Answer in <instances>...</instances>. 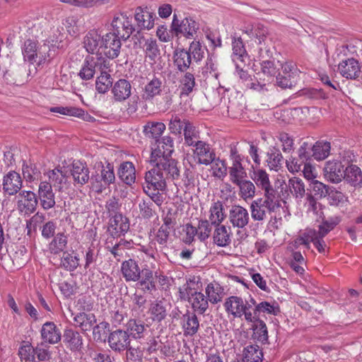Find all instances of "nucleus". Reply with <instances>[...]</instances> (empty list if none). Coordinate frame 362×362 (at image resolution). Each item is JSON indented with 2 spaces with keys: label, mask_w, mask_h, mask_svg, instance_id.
<instances>
[{
  "label": "nucleus",
  "mask_w": 362,
  "mask_h": 362,
  "mask_svg": "<svg viewBox=\"0 0 362 362\" xmlns=\"http://www.w3.org/2000/svg\"><path fill=\"white\" fill-rule=\"evenodd\" d=\"M264 198H259L252 202L250 206L251 217L254 221L262 223L270 218L276 219V213L279 210L281 205L275 196H264Z\"/></svg>",
  "instance_id": "f257e3e1"
},
{
  "label": "nucleus",
  "mask_w": 362,
  "mask_h": 362,
  "mask_svg": "<svg viewBox=\"0 0 362 362\" xmlns=\"http://www.w3.org/2000/svg\"><path fill=\"white\" fill-rule=\"evenodd\" d=\"M255 305L254 298L247 301L240 296H231L225 300L223 307L229 316L233 318L243 317L245 321H251L253 319L252 310Z\"/></svg>",
  "instance_id": "f03ea898"
},
{
  "label": "nucleus",
  "mask_w": 362,
  "mask_h": 362,
  "mask_svg": "<svg viewBox=\"0 0 362 362\" xmlns=\"http://www.w3.org/2000/svg\"><path fill=\"white\" fill-rule=\"evenodd\" d=\"M49 47L47 45H38L31 40H26L22 47V54L25 62L35 65L34 72L37 71V66L45 64L49 58Z\"/></svg>",
  "instance_id": "7ed1b4c3"
},
{
  "label": "nucleus",
  "mask_w": 362,
  "mask_h": 362,
  "mask_svg": "<svg viewBox=\"0 0 362 362\" xmlns=\"http://www.w3.org/2000/svg\"><path fill=\"white\" fill-rule=\"evenodd\" d=\"M261 71L257 74V83H250L247 86L251 89L258 91L263 90L267 83H272L279 73V62L263 60L261 62Z\"/></svg>",
  "instance_id": "20e7f679"
},
{
  "label": "nucleus",
  "mask_w": 362,
  "mask_h": 362,
  "mask_svg": "<svg viewBox=\"0 0 362 362\" xmlns=\"http://www.w3.org/2000/svg\"><path fill=\"white\" fill-rule=\"evenodd\" d=\"M198 30V23L192 18L187 17L180 21L176 14L173 15L170 30L175 36H184L191 39L194 37Z\"/></svg>",
  "instance_id": "39448f33"
},
{
  "label": "nucleus",
  "mask_w": 362,
  "mask_h": 362,
  "mask_svg": "<svg viewBox=\"0 0 362 362\" xmlns=\"http://www.w3.org/2000/svg\"><path fill=\"white\" fill-rule=\"evenodd\" d=\"M112 33L122 37V40L128 39L134 31L132 17L124 13L115 14L111 23Z\"/></svg>",
  "instance_id": "423d86ee"
},
{
  "label": "nucleus",
  "mask_w": 362,
  "mask_h": 362,
  "mask_svg": "<svg viewBox=\"0 0 362 362\" xmlns=\"http://www.w3.org/2000/svg\"><path fill=\"white\" fill-rule=\"evenodd\" d=\"M16 198V209L21 214L29 215L35 211L37 205V198L33 192L23 190L19 193Z\"/></svg>",
  "instance_id": "0eeeda50"
},
{
  "label": "nucleus",
  "mask_w": 362,
  "mask_h": 362,
  "mask_svg": "<svg viewBox=\"0 0 362 362\" xmlns=\"http://www.w3.org/2000/svg\"><path fill=\"white\" fill-rule=\"evenodd\" d=\"M52 187L46 180H41L39 184L37 197L41 206L45 210H49L55 206V194Z\"/></svg>",
  "instance_id": "6e6552de"
},
{
  "label": "nucleus",
  "mask_w": 362,
  "mask_h": 362,
  "mask_svg": "<svg viewBox=\"0 0 362 362\" xmlns=\"http://www.w3.org/2000/svg\"><path fill=\"white\" fill-rule=\"evenodd\" d=\"M121 40L122 37L112 33L103 37L101 47L104 49V53L109 59H115L119 56L122 46Z\"/></svg>",
  "instance_id": "1a4fd4ad"
},
{
  "label": "nucleus",
  "mask_w": 362,
  "mask_h": 362,
  "mask_svg": "<svg viewBox=\"0 0 362 362\" xmlns=\"http://www.w3.org/2000/svg\"><path fill=\"white\" fill-rule=\"evenodd\" d=\"M228 220L233 228L243 229L250 221L249 212L240 205H233L229 210Z\"/></svg>",
  "instance_id": "9d476101"
},
{
  "label": "nucleus",
  "mask_w": 362,
  "mask_h": 362,
  "mask_svg": "<svg viewBox=\"0 0 362 362\" xmlns=\"http://www.w3.org/2000/svg\"><path fill=\"white\" fill-rule=\"evenodd\" d=\"M344 165L340 160H328L324 168V175L327 180L332 183H339L344 176Z\"/></svg>",
  "instance_id": "9b49d317"
},
{
  "label": "nucleus",
  "mask_w": 362,
  "mask_h": 362,
  "mask_svg": "<svg viewBox=\"0 0 362 362\" xmlns=\"http://www.w3.org/2000/svg\"><path fill=\"white\" fill-rule=\"evenodd\" d=\"M251 178L257 187L264 191V196H275V190L271 184L269 175L265 170L253 169Z\"/></svg>",
  "instance_id": "f8f14e48"
},
{
  "label": "nucleus",
  "mask_w": 362,
  "mask_h": 362,
  "mask_svg": "<svg viewBox=\"0 0 362 362\" xmlns=\"http://www.w3.org/2000/svg\"><path fill=\"white\" fill-rule=\"evenodd\" d=\"M361 71L360 64L354 58L342 60L338 65L339 73L346 79L356 80L359 77Z\"/></svg>",
  "instance_id": "ddd939ff"
},
{
  "label": "nucleus",
  "mask_w": 362,
  "mask_h": 362,
  "mask_svg": "<svg viewBox=\"0 0 362 362\" xmlns=\"http://www.w3.org/2000/svg\"><path fill=\"white\" fill-rule=\"evenodd\" d=\"M165 177L163 173L159 170L156 166L148 170L145 175V181L146 183V188L148 190L153 189L154 191H164L166 187Z\"/></svg>",
  "instance_id": "4468645a"
},
{
  "label": "nucleus",
  "mask_w": 362,
  "mask_h": 362,
  "mask_svg": "<svg viewBox=\"0 0 362 362\" xmlns=\"http://www.w3.org/2000/svg\"><path fill=\"white\" fill-rule=\"evenodd\" d=\"M71 175L75 186H83L90 180V170L86 163L75 160L71 164Z\"/></svg>",
  "instance_id": "2eb2a0df"
},
{
  "label": "nucleus",
  "mask_w": 362,
  "mask_h": 362,
  "mask_svg": "<svg viewBox=\"0 0 362 362\" xmlns=\"http://www.w3.org/2000/svg\"><path fill=\"white\" fill-rule=\"evenodd\" d=\"M108 344L113 351H123L127 349L130 345L129 334L122 329L113 331L108 337Z\"/></svg>",
  "instance_id": "dca6fc26"
},
{
  "label": "nucleus",
  "mask_w": 362,
  "mask_h": 362,
  "mask_svg": "<svg viewBox=\"0 0 362 362\" xmlns=\"http://www.w3.org/2000/svg\"><path fill=\"white\" fill-rule=\"evenodd\" d=\"M194 158L201 165H209L216 157V153L209 144L201 141L193 146Z\"/></svg>",
  "instance_id": "f3484780"
},
{
  "label": "nucleus",
  "mask_w": 362,
  "mask_h": 362,
  "mask_svg": "<svg viewBox=\"0 0 362 362\" xmlns=\"http://www.w3.org/2000/svg\"><path fill=\"white\" fill-rule=\"evenodd\" d=\"M42 342L49 344H55L61 341L62 334L60 329L53 322H46L40 329Z\"/></svg>",
  "instance_id": "a211bd4d"
},
{
  "label": "nucleus",
  "mask_w": 362,
  "mask_h": 362,
  "mask_svg": "<svg viewBox=\"0 0 362 362\" xmlns=\"http://www.w3.org/2000/svg\"><path fill=\"white\" fill-rule=\"evenodd\" d=\"M22 187L21 175L15 172L10 171L4 175L3 179V189L9 195L16 194Z\"/></svg>",
  "instance_id": "6ab92c4d"
},
{
  "label": "nucleus",
  "mask_w": 362,
  "mask_h": 362,
  "mask_svg": "<svg viewBox=\"0 0 362 362\" xmlns=\"http://www.w3.org/2000/svg\"><path fill=\"white\" fill-rule=\"evenodd\" d=\"M121 272L126 281H138L141 277V269L136 260L129 259L122 263Z\"/></svg>",
  "instance_id": "aec40b11"
},
{
  "label": "nucleus",
  "mask_w": 362,
  "mask_h": 362,
  "mask_svg": "<svg viewBox=\"0 0 362 362\" xmlns=\"http://www.w3.org/2000/svg\"><path fill=\"white\" fill-rule=\"evenodd\" d=\"M129 228V224L126 217L121 214H115L110 219L108 231L112 236H121Z\"/></svg>",
  "instance_id": "412c9836"
},
{
  "label": "nucleus",
  "mask_w": 362,
  "mask_h": 362,
  "mask_svg": "<svg viewBox=\"0 0 362 362\" xmlns=\"http://www.w3.org/2000/svg\"><path fill=\"white\" fill-rule=\"evenodd\" d=\"M134 18L141 29L151 30L154 26L156 16L148 10L138 7L135 11Z\"/></svg>",
  "instance_id": "4be33fe9"
},
{
  "label": "nucleus",
  "mask_w": 362,
  "mask_h": 362,
  "mask_svg": "<svg viewBox=\"0 0 362 362\" xmlns=\"http://www.w3.org/2000/svg\"><path fill=\"white\" fill-rule=\"evenodd\" d=\"M252 315L258 317L260 315H278L280 313V308L277 303L275 301H262L259 303L255 302V305L252 307Z\"/></svg>",
  "instance_id": "5701e85b"
},
{
  "label": "nucleus",
  "mask_w": 362,
  "mask_h": 362,
  "mask_svg": "<svg viewBox=\"0 0 362 362\" xmlns=\"http://www.w3.org/2000/svg\"><path fill=\"white\" fill-rule=\"evenodd\" d=\"M100 61V59L90 56L86 57L78 73L80 78L83 80H90L93 78L96 69H100L99 67Z\"/></svg>",
  "instance_id": "b1692460"
},
{
  "label": "nucleus",
  "mask_w": 362,
  "mask_h": 362,
  "mask_svg": "<svg viewBox=\"0 0 362 362\" xmlns=\"http://www.w3.org/2000/svg\"><path fill=\"white\" fill-rule=\"evenodd\" d=\"M232 233L230 227L224 225L216 226L213 233L214 243L218 247L228 246L231 243Z\"/></svg>",
  "instance_id": "393cba45"
},
{
  "label": "nucleus",
  "mask_w": 362,
  "mask_h": 362,
  "mask_svg": "<svg viewBox=\"0 0 362 362\" xmlns=\"http://www.w3.org/2000/svg\"><path fill=\"white\" fill-rule=\"evenodd\" d=\"M226 214L222 202H214L209 209L208 219H206L211 225L218 226L226 218Z\"/></svg>",
  "instance_id": "a878e982"
},
{
  "label": "nucleus",
  "mask_w": 362,
  "mask_h": 362,
  "mask_svg": "<svg viewBox=\"0 0 362 362\" xmlns=\"http://www.w3.org/2000/svg\"><path fill=\"white\" fill-rule=\"evenodd\" d=\"M243 32L250 38L257 39L259 44H262V42H264L268 35L267 28L260 23L245 25L243 28Z\"/></svg>",
  "instance_id": "bb28decb"
},
{
  "label": "nucleus",
  "mask_w": 362,
  "mask_h": 362,
  "mask_svg": "<svg viewBox=\"0 0 362 362\" xmlns=\"http://www.w3.org/2000/svg\"><path fill=\"white\" fill-rule=\"evenodd\" d=\"M132 86L129 82L125 79L117 81L112 88L114 99L116 101H124L131 95Z\"/></svg>",
  "instance_id": "cd10ccee"
},
{
  "label": "nucleus",
  "mask_w": 362,
  "mask_h": 362,
  "mask_svg": "<svg viewBox=\"0 0 362 362\" xmlns=\"http://www.w3.org/2000/svg\"><path fill=\"white\" fill-rule=\"evenodd\" d=\"M74 321L76 327L85 332L91 330L93 326L96 323V317L93 313L80 312L75 315Z\"/></svg>",
  "instance_id": "c85d7f7f"
},
{
  "label": "nucleus",
  "mask_w": 362,
  "mask_h": 362,
  "mask_svg": "<svg viewBox=\"0 0 362 362\" xmlns=\"http://www.w3.org/2000/svg\"><path fill=\"white\" fill-rule=\"evenodd\" d=\"M205 293L209 302L212 304L221 302L226 294L224 288L216 281L208 284L205 288Z\"/></svg>",
  "instance_id": "c756f323"
},
{
  "label": "nucleus",
  "mask_w": 362,
  "mask_h": 362,
  "mask_svg": "<svg viewBox=\"0 0 362 362\" xmlns=\"http://www.w3.org/2000/svg\"><path fill=\"white\" fill-rule=\"evenodd\" d=\"M44 178L52 185V187L59 189L63 187L66 181V175L58 168L45 172Z\"/></svg>",
  "instance_id": "7c9ffc66"
},
{
  "label": "nucleus",
  "mask_w": 362,
  "mask_h": 362,
  "mask_svg": "<svg viewBox=\"0 0 362 362\" xmlns=\"http://www.w3.org/2000/svg\"><path fill=\"white\" fill-rule=\"evenodd\" d=\"M162 92V81L154 77L148 82L143 88L142 98L145 100H151Z\"/></svg>",
  "instance_id": "2f4dec72"
},
{
  "label": "nucleus",
  "mask_w": 362,
  "mask_h": 362,
  "mask_svg": "<svg viewBox=\"0 0 362 362\" xmlns=\"http://www.w3.org/2000/svg\"><path fill=\"white\" fill-rule=\"evenodd\" d=\"M199 328V321L194 313H187L183 315L182 329L185 336H194Z\"/></svg>",
  "instance_id": "473e14b6"
},
{
  "label": "nucleus",
  "mask_w": 362,
  "mask_h": 362,
  "mask_svg": "<svg viewBox=\"0 0 362 362\" xmlns=\"http://www.w3.org/2000/svg\"><path fill=\"white\" fill-rule=\"evenodd\" d=\"M246 322L252 323V329L253 330V337L255 339L262 342L267 341V327L263 320H260L258 317L253 316L252 320Z\"/></svg>",
  "instance_id": "72a5a7b5"
},
{
  "label": "nucleus",
  "mask_w": 362,
  "mask_h": 362,
  "mask_svg": "<svg viewBox=\"0 0 362 362\" xmlns=\"http://www.w3.org/2000/svg\"><path fill=\"white\" fill-rule=\"evenodd\" d=\"M64 341L71 350L74 351L80 350L83 346L82 337L77 331L71 329H65Z\"/></svg>",
  "instance_id": "f704fd0d"
},
{
  "label": "nucleus",
  "mask_w": 362,
  "mask_h": 362,
  "mask_svg": "<svg viewBox=\"0 0 362 362\" xmlns=\"http://www.w3.org/2000/svg\"><path fill=\"white\" fill-rule=\"evenodd\" d=\"M118 176L125 184L131 185L136 180V171L132 162L122 163L118 170Z\"/></svg>",
  "instance_id": "c9c22d12"
},
{
  "label": "nucleus",
  "mask_w": 362,
  "mask_h": 362,
  "mask_svg": "<svg viewBox=\"0 0 362 362\" xmlns=\"http://www.w3.org/2000/svg\"><path fill=\"white\" fill-rule=\"evenodd\" d=\"M209 299L202 292L194 291L191 293L189 303L193 310L199 314H204L209 308Z\"/></svg>",
  "instance_id": "e433bc0d"
},
{
  "label": "nucleus",
  "mask_w": 362,
  "mask_h": 362,
  "mask_svg": "<svg viewBox=\"0 0 362 362\" xmlns=\"http://www.w3.org/2000/svg\"><path fill=\"white\" fill-rule=\"evenodd\" d=\"M146 58L155 63L159 58L160 52L156 39L149 37L144 39L142 46Z\"/></svg>",
  "instance_id": "4c0bfd02"
},
{
  "label": "nucleus",
  "mask_w": 362,
  "mask_h": 362,
  "mask_svg": "<svg viewBox=\"0 0 362 362\" xmlns=\"http://www.w3.org/2000/svg\"><path fill=\"white\" fill-rule=\"evenodd\" d=\"M177 164L174 159L170 158L160 163V165H156V167L159 168L161 173H163L165 179L171 178L172 180H176L180 176V170Z\"/></svg>",
  "instance_id": "58836bf2"
},
{
  "label": "nucleus",
  "mask_w": 362,
  "mask_h": 362,
  "mask_svg": "<svg viewBox=\"0 0 362 362\" xmlns=\"http://www.w3.org/2000/svg\"><path fill=\"white\" fill-rule=\"evenodd\" d=\"M247 173L242 163L238 157L233 161L232 165L229 168L230 180L235 185L245 180Z\"/></svg>",
  "instance_id": "ea45409f"
},
{
  "label": "nucleus",
  "mask_w": 362,
  "mask_h": 362,
  "mask_svg": "<svg viewBox=\"0 0 362 362\" xmlns=\"http://www.w3.org/2000/svg\"><path fill=\"white\" fill-rule=\"evenodd\" d=\"M148 313L153 321L160 322L167 316L166 306L163 301L156 300L151 304Z\"/></svg>",
  "instance_id": "a19ab883"
},
{
  "label": "nucleus",
  "mask_w": 362,
  "mask_h": 362,
  "mask_svg": "<svg viewBox=\"0 0 362 362\" xmlns=\"http://www.w3.org/2000/svg\"><path fill=\"white\" fill-rule=\"evenodd\" d=\"M100 35L95 30L89 31L83 38V47L90 54L96 53L98 50Z\"/></svg>",
  "instance_id": "79ce46f5"
},
{
  "label": "nucleus",
  "mask_w": 362,
  "mask_h": 362,
  "mask_svg": "<svg viewBox=\"0 0 362 362\" xmlns=\"http://www.w3.org/2000/svg\"><path fill=\"white\" fill-rule=\"evenodd\" d=\"M232 60L233 63H245V59L247 58V54L245 50L243 42L240 38H234L232 42Z\"/></svg>",
  "instance_id": "37998d69"
},
{
  "label": "nucleus",
  "mask_w": 362,
  "mask_h": 362,
  "mask_svg": "<svg viewBox=\"0 0 362 362\" xmlns=\"http://www.w3.org/2000/svg\"><path fill=\"white\" fill-rule=\"evenodd\" d=\"M174 62L180 71H186L192 62L190 53L183 49H176L174 53Z\"/></svg>",
  "instance_id": "c03bdc74"
},
{
  "label": "nucleus",
  "mask_w": 362,
  "mask_h": 362,
  "mask_svg": "<svg viewBox=\"0 0 362 362\" xmlns=\"http://www.w3.org/2000/svg\"><path fill=\"white\" fill-rule=\"evenodd\" d=\"M165 125L160 122H148L144 127V133L146 136L157 139L165 130Z\"/></svg>",
  "instance_id": "a18cd8bd"
},
{
  "label": "nucleus",
  "mask_w": 362,
  "mask_h": 362,
  "mask_svg": "<svg viewBox=\"0 0 362 362\" xmlns=\"http://www.w3.org/2000/svg\"><path fill=\"white\" fill-rule=\"evenodd\" d=\"M344 179L353 186H357L362 183V172L356 165H351L345 168Z\"/></svg>",
  "instance_id": "49530a36"
},
{
  "label": "nucleus",
  "mask_w": 362,
  "mask_h": 362,
  "mask_svg": "<svg viewBox=\"0 0 362 362\" xmlns=\"http://www.w3.org/2000/svg\"><path fill=\"white\" fill-rule=\"evenodd\" d=\"M263 354L257 345H248L243 351V362H262Z\"/></svg>",
  "instance_id": "de8ad7c7"
},
{
  "label": "nucleus",
  "mask_w": 362,
  "mask_h": 362,
  "mask_svg": "<svg viewBox=\"0 0 362 362\" xmlns=\"http://www.w3.org/2000/svg\"><path fill=\"white\" fill-rule=\"evenodd\" d=\"M146 325L140 320L131 319L127 323V332L134 339H141L144 336Z\"/></svg>",
  "instance_id": "09e8293b"
},
{
  "label": "nucleus",
  "mask_w": 362,
  "mask_h": 362,
  "mask_svg": "<svg viewBox=\"0 0 362 362\" xmlns=\"http://www.w3.org/2000/svg\"><path fill=\"white\" fill-rule=\"evenodd\" d=\"M283 156L276 148H272L267 153V162L270 170L278 171L282 166Z\"/></svg>",
  "instance_id": "8fccbe9b"
},
{
  "label": "nucleus",
  "mask_w": 362,
  "mask_h": 362,
  "mask_svg": "<svg viewBox=\"0 0 362 362\" xmlns=\"http://www.w3.org/2000/svg\"><path fill=\"white\" fill-rule=\"evenodd\" d=\"M330 144L326 141H317L312 146V156L317 160L325 159L329 154Z\"/></svg>",
  "instance_id": "3c124183"
},
{
  "label": "nucleus",
  "mask_w": 362,
  "mask_h": 362,
  "mask_svg": "<svg viewBox=\"0 0 362 362\" xmlns=\"http://www.w3.org/2000/svg\"><path fill=\"white\" fill-rule=\"evenodd\" d=\"M18 356L22 362H36L35 348L29 341H23L18 349Z\"/></svg>",
  "instance_id": "603ef678"
},
{
  "label": "nucleus",
  "mask_w": 362,
  "mask_h": 362,
  "mask_svg": "<svg viewBox=\"0 0 362 362\" xmlns=\"http://www.w3.org/2000/svg\"><path fill=\"white\" fill-rule=\"evenodd\" d=\"M288 187L291 193L298 200H301L305 194V185L298 177H293L288 180Z\"/></svg>",
  "instance_id": "864d4df0"
},
{
  "label": "nucleus",
  "mask_w": 362,
  "mask_h": 362,
  "mask_svg": "<svg viewBox=\"0 0 362 362\" xmlns=\"http://www.w3.org/2000/svg\"><path fill=\"white\" fill-rule=\"evenodd\" d=\"M210 165L211 174L214 177L223 180L226 176L227 166L225 160L216 156Z\"/></svg>",
  "instance_id": "5fc2aeb1"
},
{
  "label": "nucleus",
  "mask_w": 362,
  "mask_h": 362,
  "mask_svg": "<svg viewBox=\"0 0 362 362\" xmlns=\"http://www.w3.org/2000/svg\"><path fill=\"white\" fill-rule=\"evenodd\" d=\"M311 230L312 229H306L301 235L289 243V248L292 251H296L300 245H304L307 250H309L310 248V238H312L313 235Z\"/></svg>",
  "instance_id": "6e6d98bb"
},
{
  "label": "nucleus",
  "mask_w": 362,
  "mask_h": 362,
  "mask_svg": "<svg viewBox=\"0 0 362 362\" xmlns=\"http://www.w3.org/2000/svg\"><path fill=\"white\" fill-rule=\"evenodd\" d=\"M23 177L26 181L32 182L41 177V172L37 165L32 163H23L22 167Z\"/></svg>",
  "instance_id": "4d7b16f0"
},
{
  "label": "nucleus",
  "mask_w": 362,
  "mask_h": 362,
  "mask_svg": "<svg viewBox=\"0 0 362 362\" xmlns=\"http://www.w3.org/2000/svg\"><path fill=\"white\" fill-rule=\"evenodd\" d=\"M239 187L240 196L245 200L255 197L256 188L253 182L247 180H243L236 184Z\"/></svg>",
  "instance_id": "13d9d810"
},
{
  "label": "nucleus",
  "mask_w": 362,
  "mask_h": 362,
  "mask_svg": "<svg viewBox=\"0 0 362 362\" xmlns=\"http://www.w3.org/2000/svg\"><path fill=\"white\" fill-rule=\"evenodd\" d=\"M138 285L144 291L151 292L156 289L155 283L153 281V273L151 270L144 269L143 276L139 280Z\"/></svg>",
  "instance_id": "bf43d9fd"
},
{
  "label": "nucleus",
  "mask_w": 362,
  "mask_h": 362,
  "mask_svg": "<svg viewBox=\"0 0 362 362\" xmlns=\"http://www.w3.org/2000/svg\"><path fill=\"white\" fill-rule=\"evenodd\" d=\"M185 142L189 146H194L197 142L200 141L199 139V133L196 130L195 127L191 122H186L184 131Z\"/></svg>",
  "instance_id": "052dcab7"
},
{
  "label": "nucleus",
  "mask_w": 362,
  "mask_h": 362,
  "mask_svg": "<svg viewBox=\"0 0 362 362\" xmlns=\"http://www.w3.org/2000/svg\"><path fill=\"white\" fill-rule=\"evenodd\" d=\"M112 84L111 76L106 71H101L100 76L95 82V88L98 93H105L108 91Z\"/></svg>",
  "instance_id": "680f3d73"
},
{
  "label": "nucleus",
  "mask_w": 362,
  "mask_h": 362,
  "mask_svg": "<svg viewBox=\"0 0 362 362\" xmlns=\"http://www.w3.org/2000/svg\"><path fill=\"white\" fill-rule=\"evenodd\" d=\"M195 86V78L192 74L186 73L180 80L181 95H188L193 91Z\"/></svg>",
  "instance_id": "e2e57ef3"
},
{
  "label": "nucleus",
  "mask_w": 362,
  "mask_h": 362,
  "mask_svg": "<svg viewBox=\"0 0 362 362\" xmlns=\"http://www.w3.org/2000/svg\"><path fill=\"white\" fill-rule=\"evenodd\" d=\"M67 245V236L64 233H58L49 244V250L53 254L62 252Z\"/></svg>",
  "instance_id": "0e129e2a"
},
{
  "label": "nucleus",
  "mask_w": 362,
  "mask_h": 362,
  "mask_svg": "<svg viewBox=\"0 0 362 362\" xmlns=\"http://www.w3.org/2000/svg\"><path fill=\"white\" fill-rule=\"evenodd\" d=\"M61 265L66 270L69 272L74 271L79 265V258L69 253H64L62 259Z\"/></svg>",
  "instance_id": "69168bd1"
},
{
  "label": "nucleus",
  "mask_w": 362,
  "mask_h": 362,
  "mask_svg": "<svg viewBox=\"0 0 362 362\" xmlns=\"http://www.w3.org/2000/svg\"><path fill=\"white\" fill-rule=\"evenodd\" d=\"M227 107L228 115L233 118L240 117L244 110L243 104L236 98L230 99Z\"/></svg>",
  "instance_id": "338daca9"
},
{
  "label": "nucleus",
  "mask_w": 362,
  "mask_h": 362,
  "mask_svg": "<svg viewBox=\"0 0 362 362\" xmlns=\"http://www.w3.org/2000/svg\"><path fill=\"white\" fill-rule=\"evenodd\" d=\"M211 223L206 220H200L199 221L196 230L197 231V235L201 241H204L210 236L211 233Z\"/></svg>",
  "instance_id": "774afa93"
}]
</instances>
